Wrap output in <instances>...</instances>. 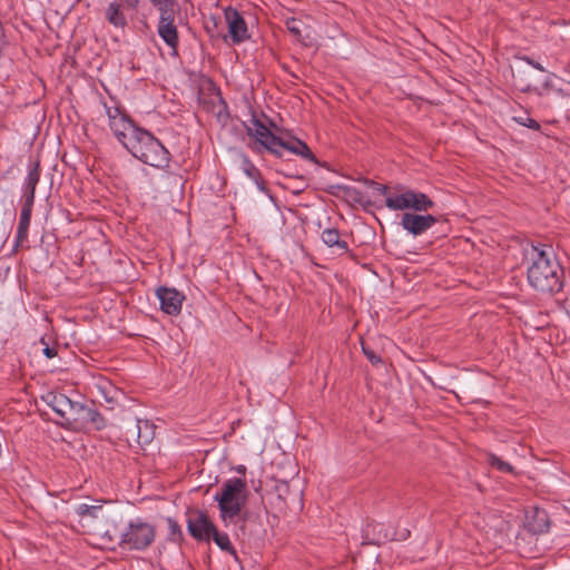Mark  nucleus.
<instances>
[{"mask_svg":"<svg viewBox=\"0 0 570 570\" xmlns=\"http://www.w3.org/2000/svg\"><path fill=\"white\" fill-rule=\"evenodd\" d=\"M385 205L393 210L413 209L420 213L433 208L435 203L424 193L406 189L400 195L386 197Z\"/></svg>","mask_w":570,"mask_h":570,"instance_id":"0eeeda50","label":"nucleus"},{"mask_svg":"<svg viewBox=\"0 0 570 570\" xmlns=\"http://www.w3.org/2000/svg\"><path fill=\"white\" fill-rule=\"evenodd\" d=\"M344 196L347 200L355 203V204H363L364 203V194L358 190L355 187H344L343 188Z\"/></svg>","mask_w":570,"mask_h":570,"instance_id":"c85d7f7f","label":"nucleus"},{"mask_svg":"<svg viewBox=\"0 0 570 570\" xmlns=\"http://www.w3.org/2000/svg\"><path fill=\"white\" fill-rule=\"evenodd\" d=\"M156 295L160 302V309L168 315H178L181 311L185 296L176 288L160 286L156 291Z\"/></svg>","mask_w":570,"mask_h":570,"instance_id":"4468645a","label":"nucleus"},{"mask_svg":"<svg viewBox=\"0 0 570 570\" xmlns=\"http://www.w3.org/2000/svg\"><path fill=\"white\" fill-rule=\"evenodd\" d=\"M275 505L279 511L286 510L292 502L299 498L298 492H293L287 481H277L274 487Z\"/></svg>","mask_w":570,"mask_h":570,"instance_id":"6ab92c4d","label":"nucleus"},{"mask_svg":"<svg viewBox=\"0 0 570 570\" xmlns=\"http://www.w3.org/2000/svg\"><path fill=\"white\" fill-rule=\"evenodd\" d=\"M522 91H524V92L537 91L539 95H542V92L539 91L538 88H532L530 85H527L525 87H523Z\"/></svg>","mask_w":570,"mask_h":570,"instance_id":"ea45409f","label":"nucleus"},{"mask_svg":"<svg viewBox=\"0 0 570 570\" xmlns=\"http://www.w3.org/2000/svg\"><path fill=\"white\" fill-rule=\"evenodd\" d=\"M105 108L109 120V128L117 140L126 148L129 137L135 136L141 127H138L120 107H108L105 105Z\"/></svg>","mask_w":570,"mask_h":570,"instance_id":"423d86ee","label":"nucleus"},{"mask_svg":"<svg viewBox=\"0 0 570 570\" xmlns=\"http://www.w3.org/2000/svg\"><path fill=\"white\" fill-rule=\"evenodd\" d=\"M210 540H213L223 551H226L236 557V550L233 547L227 533H222L217 530V528H215V531L210 535Z\"/></svg>","mask_w":570,"mask_h":570,"instance_id":"bb28decb","label":"nucleus"},{"mask_svg":"<svg viewBox=\"0 0 570 570\" xmlns=\"http://www.w3.org/2000/svg\"><path fill=\"white\" fill-rule=\"evenodd\" d=\"M154 428V424L148 421L137 419L135 422L125 425L124 436L129 444L136 442L138 445H145L153 441Z\"/></svg>","mask_w":570,"mask_h":570,"instance_id":"9b49d317","label":"nucleus"},{"mask_svg":"<svg viewBox=\"0 0 570 570\" xmlns=\"http://www.w3.org/2000/svg\"><path fill=\"white\" fill-rule=\"evenodd\" d=\"M519 59L525 61L528 65L532 66L537 70L546 71V69L543 68V66L541 63H539L538 61L533 60L532 58H530L528 56L519 57Z\"/></svg>","mask_w":570,"mask_h":570,"instance_id":"c9c22d12","label":"nucleus"},{"mask_svg":"<svg viewBox=\"0 0 570 570\" xmlns=\"http://www.w3.org/2000/svg\"><path fill=\"white\" fill-rule=\"evenodd\" d=\"M542 88H543L544 90H550V89L552 88V82H551V80H550V79H547V80L543 82Z\"/></svg>","mask_w":570,"mask_h":570,"instance_id":"79ce46f5","label":"nucleus"},{"mask_svg":"<svg viewBox=\"0 0 570 570\" xmlns=\"http://www.w3.org/2000/svg\"><path fill=\"white\" fill-rule=\"evenodd\" d=\"M40 179V161L37 160L32 164L30 167L26 181H24V189H23V197L24 203L23 205L33 206L35 203V195H36V187Z\"/></svg>","mask_w":570,"mask_h":570,"instance_id":"aec40b11","label":"nucleus"},{"mask_svg":"<svg viewBox=\"0 0 570 570\" xmlns=\"http://www.w3.org/2000/svg\"><path fill=\"white\" fill-rule=\"evenodd\" d=\"M245 471H246V468H245L244 465H239V466L237 468V472H238V473H245Z\"/></svg>","mask_w":570,"mask_h":570,"instance_id":"37998d69","label":"nucleus"},{"mask_svg":"<svg viewBox=\"0 0 570 570\" xmlns=\"http://www.w3.org/2000/svg\"><path fill=\"white\" fill-rule=\"evenodd\" d=\"M265 128H267L266 125L254 116L252 119V126L246 127V134L249 138H254L256 136L255 130L263 131Z\"/></svg>","mask_w":570,"mask_h":570,"instance_id":"2f4dec72","label":"nucleus"},{"mask_svg":"<svg viewBox=\"0 0 570 570\" xmlns=\"http://www.w3.org/2000/svg\"><path fill=\"white\" fill-rule=\"evenodd\" d=\"M149 2L157 8L160 13L165 11H174L177 6L176 0H149Z\"/></svg>","mask_w":570,"mask_h":570,"instance_id":"7c9ffc66","label":"nucleus"},{"mask_svg":"<svg viewBox=\"0 0 570 570\" xmlns=\"http://www.w3.org/2000/svg\"><path fill=\"white\" fill-rule=\"evenodd\" d=\"M166 522L168 525V541L176 544H181L184 542V533L181 527L174 518L170 517L166 518Z\"/></svg>","mask_w":570,"mask_h":570,"instance_id":"a878e982","label":"nucleus"},{"mask_svg":"<svg viewBox=\"0 0 570 570\" xmlns=\"http://www.w3.org/2000/svg\"><path fill=\"white\" fill-rule=\"evenodd\" d=\"M119 519L118 513L111 510V520L104 521L97 529L95 535L100 537L104 544L117 543L119 547L121 546L125 529L120 528Z\"/></svg>","mask_w":570,"mask_h":570,"instance_id":"2eb2a0df","label":"nucleus"},{"mask_svg":"<svg viewBox=\"0 0 570 570\" xmlns=\"http://www.w3.org/2000/svg\"><path fill=\"white\" fill-rule=\"evenodd\" d=\"M364 184L368 187L377 190L381 195H385L389 190V187L386 185L379 184L372 179L364 178Z\"/></svg>","mask_w":570,"mask_h":570,"instance_id":"f704fd0d","label":"nucleus"},{"mask_svg":"<svg viewBox=\"0 0 570 570\" xmlns=\"http://www.w3.org/2000/svg\"><path fill=\"white\" fill-rule=\"evenodd\" d=\"M525 528L533 534H542L549 531L550 519L546 510L534 508L531 514L527 515Z\"/></svg>","mask_w":570,"mask_h":570,"instance_id":"f3484780","label":"nucleus"},{"mask_svg":"<svg viewBox=\"0 0 570 570\" xmlns=\"http://www.w3.org/2000/svg\"><path fill=\"white\" fill-rule=\"evenodd\" d=\"M42 400L59 417L56 423L63 426V422H66L67 417L72 415L70 410L72 409L73 401L70 400L66 394L58 392H48L42 396Z\"/></svg>","mask_w":570,"mask_h":570,"instance_id":"dca6fc26","label":"nucleus"},{"mask_svg":"<svg viewBox=\"0 0 570 570\" xmlns=\"http://www.w3.org/2000/svg\"><path fill=\"white\" fill-rule=\"evenodd\" d=\"M127 10H131V9L125 8L122 2H120L118 0H114L108 3V6L105 10V19L108 21V23H110L115 28L124 29L128 24L126 13H125Z\"/></svg>","mask_w":570,"mask_h":570,"instance_id":"a211bd4d","label":"nucleus"},{"mask_svg":"<svg viewBox=\"0 0 570 570\" xmlns=\"http://www.w3.org/2000/svg\"><path fill=\"white\" fill-rule=\"evenodd\" d=\"M321 238L328 247H335L340 254L348 253L347 242L341 239L340 230L337 228H326L322 232Z\"/></svg>","mask_w":570,"mask_h":570,"instance_id":"4be33fe9","label":"nucleus"},{"mask_svg":"<svg viewBox=\"0 0 570 570\" xmlns=\"http://www.w3.org/2000/svg\"><path fill=\"white\" fill-rule=\"evenodd\" d=\"M214 500L218 503L220 518L225 524L237 517L247 502V483L239 478L228 479Z\"/></svg>","mask_w":570,"mask_h":570,"instance_id":"20e7f679","label":"nucleus"},{"mask_svg":"<svg viewBox=\"0 0 570 570\" xmlns=\"http://www.w3.org/2000/svg\"><path fill=\"white\" fill-rule=\"evenodd\" d=\"M174 21L175 10L165 11L160 13L157 31L159 37L164 40V42L174 51H177V48L179 46V36L177 27L175 26Z\"/></svg>","mask_w":570,"mask_h":570,"instance_id":"ddd939ff","label":"nucleus"},{"mask_svg":"<svg viewBox=\"0 0 570 570\" xmlns=\"http://www.w3.org/2000/svg\"><path fill=\"white\" fill-rule=\"evenodd\" d=\"M111 510L102 504V501L95 500L94 504L82 503L76 509L79 517V523L90 533L96 534L97 529L104 521L111 520Z\"/></svg>","mask_w":570,"mask_h":570,"instance_id":"6e6552de","label":"nucleus"},{"mask_svg":"<svg viewBox=\"0 0 570 570\" xmlns=\"http://www.w3.org/2000/svg\"><path fill=\"white\" fill-rule=\"evenodd\" d=\"M42 353L45 354L46 357L52 358L58 354V351L56 347L46 344L45 348L42 350Z\"/></svg>","mask_w":570,"mask_h":570,"instance_id":"e433bc0d","label":"nucleus"},{"mask_svg":"<svg viewBox=\"0 0 570 570\" xmlns=\"http://www.w3.org/2000/svg\"><path fill=\"white\" fill-rule=\"evenodd\" d=\"M254 181L261 191L268 193L266 181L263 179L262 175L259 176V178H256Z\"/></svg>","mask_w":570,"mask_h":570,"instance_id":"4c0bfd02","label":"nucleus"},{"mask_svg":"<svg viewBox=\"0 0 570 570\" xmlns=\"http://www.w3.org/2000/svg\"><path fill=\"white\" fill-rule=\"evenodd\" d=\"M87 409V405L80 402H72V409L70 410L72 415L68 416L66 422H63V428L71 430H81L83 428V413Z\"/></svg>","mask_w":570,"mask_h":570,"instance_id":"5701e85b","label":"nucleus"},{"mask_svg":"<svg viewBox=\"0 0 570 570\" xmlns=\"http://www.w3.org/2000/svg\"><path fill=\"white\" fill-rule=\"evenodd\" d=\"M362 351L366 358L373 364L379 365L382 363V357L377 355L371 347H368L366 344L362 343Z\"/></svg>","mask_w":570,"mask_h":570,"instance_id":"72a5a7b5","label":"nucleus"},{"mask_svg":"<svg viewBox=\"0 0 570 570\" xmlns=\"http://www.w3.org/2000/svg\"><path fill=\"white\" fill-rule=\"evenodd\" d=\"M215 528V523L210 520L207 512L203 510H195L187 519L189 534L199 542H209Z\"/></svg>","mask_w":570,"mask_h":570,"instance_id":"1a4fd4ad","label":"nucleus"},{"mask_svg":"<svg viewBox=\"0 0 570 570\" xmlns=\"http://www.w3.org/2000/svg\"><path fill=\"white\" fill-rule=\"evenodd\" d=\"M122 537L121 548L142 551L155 541L156 529L148 522L136 520L129 522Z\"/></svg>","mask_w":570,"mask_h":570,"instance_id":"39448f33","label":"nucleus"},{"mask_svg":"<svg viewBox=\"0 0 570 570\" xmlns=\"http://www.w3.org/2000/svg\"><path fill=\"white\" fill-rule=\"evenodd\" d=\"M489 463L493 466V468H497L499 471L501 472H505V473H512L513 472V466L501 460L500 458H498L497 455L494 454H490L489 455Z\"/></svg>","mask_w":570,"mask_h":570,"instance_id":"c756f323","label":"nucleus"},{"mask_svg":"<svg viewBox=\"0 0 570 570\" xmlns=\"http://www.w3.org/2000/svg\"><path fill=\"white\" fill-rule=\"evenodd\" d=\"M32 207L33 206L28 207L27 205L22 206V209L20 213V219H19V224H18V228H17L16 242H14V246H13L14 253L18 252V248L20 246H22V244L28 238V229H29V225H30Z\"/></svg>","mask_w":570,"mask_h":570,"instance_id":"412c9836","label":"nucleus"},{"mask_svg":"<svg viewBox=\"0 0 570 570\" xmlns=\"http://www.w3.org/2000/svg\"><path fill=\"white\" fill-rule=\"evenodd\" d=\"M240 167L245 175L253 180L259 178V176L262 175L259 169L253 164V161L246 155H242Z\"/></svg>","mask_w":570,"mask_h":570,"instance_id":"cd10ccee","label":"nucleus"},{"mask_svg":"<svg viewBox=\"0 0 570 570\" xmlns=\"http://www.w3.org/2000/svg\"><path fill=\"white\" fill-rule=\"evenodd\" d=\"M514 120L524 126V127H528L530 129H533V130H537L539 131L541 129V126L540 124L533 119V118H530L529 116H525V117H514Z\"/></svg>","mask_w":570,"mask_h":570,"instance_id":"473e14b6","label":"nucleus"},{"mask_svg":"<svg viewBox=\"0 0 570 570\" xmlns=\"http://www.w3.org/2000/svg\"><path fill=\"white\" fill-rule=\"evenodd\" d=\"M562 307L566 311V313L570 316V292L566 296V298L562 301Z\"/></svg>","mask_w":570,"mask_h":570,"instance_id":"58836bf2","label":"nucleus"},{"mask_svg":"<svg viewBox=\"0 0 570 570\" xmlns=\"http://www.w3.org/2000/svg\"><path fill=\"white\" fill-rule=\"evenodd\" d=\"M439 222V217L426 214L404 213L401 218V226L411 235L420 236Z\"/></svg>","mask_w":570,"mask_h":570,"instance_id":"9d476101","label":"nucleus"},{"mask_svg":"<svg viewBox=\"0 0 570 570\" xmlns=\"http://www.w3.org/2000/svg\"><path fill=\"white\" fill-rule=\"evenodd\" d=\"M360 205L366 210L368 207L373 206V203L364 196V203Z\"/></svg>","mask_w":570,"mask_h":570,"instance_id":"a19ab883","label":"nucleus"},{"mask_svg":"<svg viewBox=\"0 0 570 570\" xmlns=\"http://www.w3.org/2000/svg\"><path fill=\"white\" fill-rule=\"evenodd\" d=\"M254 142L248 147L256 154L268 151L277 158L283 157V150H287L314 164L321 165L307 144L297 137H282L273 134L268 128L263 131L255 130Z\"/></svg>","mask_w":570,"mask_h":570,"instance_id":"f03ea898","label":"nucleus"},{"mask_svg":"<svg viewBox=\"0 0 570 570\" xmlns=\"http://www.w3.org/2000/svg\"><path fill=\"white\" fill-rule=\"evenodd\" d=\"M224 16L228 24V32L234 43H240L249 39L247 23L239 11L233 7L224 10Z\"/></svg>","mask_w":570,"mask_h":570,"instance_id":"f8f14e48","label":"nucleus"},{"mask_svg":"<svg viewBox=\"0 0 570 570\" xmlns=\"http://www.w3.org/2000/svg\"><path fill=\"white\" fill-rule=\"evenodd\" d=\"M106 426L105 417L94 407L87 406L83 413V428H92L95 430H102Z\"/></svg>","mask_w":570,"mask_h":570,"instance_id":"b1692460","label":"nucleus"},{"mask_svg":"<svg viewBox=\"0 0 570 570\" xmlns=\"http://www.w3.org/2000/svg\"><path fill=\"white\" fill-rule=\"evenodd\" d=\"M126 149L139 161L155 168L164 169L169 166L170 153L150 131L140 128L135 136L129 137Z\"/></svg>","mask_w":570,"mask_h":570,"instance_id":"7ed1b4c3","label":"nucleus"},{"mask_svg":"<svg viewBox=\"0 0 570 570\" xmlns=\"http://www.w3.org/2000/svg\"><path fill=\"white\" fill-rule=\"evenodd\" d=\"M302 24V21L296 18H289L286 20V28L289 31V33L302 45L308 47L312 45V41L309 40L308 36H303L301 29Z\"/></svg>","mask_w":570,"mask_h":570,"instance_id":"393cba45","label":"nucleus"},{"mask_svg":"<svg viewBox=\"0 0 570 570\" xmlns=\"http://www.w3.org/2000/svg\"><path fill=\"white\" fill-rule=\"evenodd\" d=\"M528 284L541 294L559 293L563 287L564 272L551 245L529 244L523 248Z\"/></svg>","mask_w":570,"mask_h":570,"instance_id":"f257e3e1","label":"nucleus"}]
</instances>
